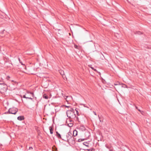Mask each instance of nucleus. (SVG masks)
<instances>
[{"mask_svg": "<svg viewBox=\"0 0 151 151\" xmlns=\"http://www.w3.org/2000/svg\"><path fill=\"white\" fill-rule=\"evenodd\" d=\"M65 106L67 107L70 108V107L69 106Z\"/></svg>", "mask_w": 151, "mask_h": 151, "instance_id": "nucleus-30", "label": "nucleus"}, {"mask_svg": "<svg viewBox=\"0 0 151 151\" xmlns=\"http://www.w3.org/2000/svg\"><path fill=\"white\" fill-rule=\"evenodd\" d=\"M75 110L76 111L77 114L78 116L79 115V113L78 112V109H75Z\"/></svg>", "mask_w": 151, "mask_h": 151, "instance_id": "nucleus-16", "label": "nucleus"}, {"mask_svg": "<svg viewBox=\"0 0 151 151\" xmlns=\"http://www.w3.org/2000/svg\"><path fill=\"white\" fill-rule=\"evenodd\" d=\"M91 68H92V69L94 71H97L96 70V69H94L92 67H91Z\"/></svg>", "mask_w": 151, "mask_h": 151, "instance_id": "nucleus-20", "label": "nucleus"}, {"mask_svg": "<svg viewBox=\"0 0 151 151\" xmlns=\"http://www.w3.org/2000/svg\"><path fill=\"white\" fill-rule=\"evenodd\" d=\"M26 96L25 95H24L23 96V98H26Z\"/></svg>", "mask_w": 151, "mask_h": 151, "instance_id": "nucleus-25", "label": "nucleus"}, {"mask_svg": "<svg viewBox=\"0 0 151 151\" xmlns=\"http://www.w3.org/2000/svg\"><path fill=\"white\" fill-rule=\"evenodd\" d=\"M19 62H20V59H19Z\"/></svg>", "mask_w": 151, "mask_h": 151, "instance_id": "nucleus-32", "label": "nucleus"}, {"mask_svg": "<svg viewBox=\"0 0 151 151\" xmlns=\"http://www.w3.org/2000/svg\"><path fill=\"white\" fill-rule=\"evenodd\" d=\"M69 98L70 99H72V97L71 96H67V98Z\"/></svg>", "mask_w": 151, "mask_h": 151, "instance_id": "nucleus-24", "label": "nucleus"}, {"mask_svg": "<svg viewBox=\"0 0 151 151\" xmlns=\"http://www.w3.org/2000/svg\"><path fill=\"white\" fill-rule=\"evenodd\" d=\"M66 101H67V98H66Z\"/></svg>", "mask_w": 151, "mask_h": 151, "instance_id": "nucleus-35", "label": "nucleus"}, {"mask_svg": "<svg viewBox=\"0 0 151 151\" xmlns=\"http://www.w3.org/2000/svg\"><path fill=\"white\" fill-rule=\"evenodd\" d=\"M83 145L85 146L88 147V143L87 142H84L83 143Z\"/></svg>", "mask_w": 151, "mask_h": 151, "instance_id": "nucleus-14", "label": "nucleus"}, {"mask_svg": "<svg viewBox=\"0 0 151 151\" xmlns=\"http://www.w3.org/2000/svg\"><path fill=\"white\" fill-rule=\"evenodd\" d=\"M73 119L74 120L76 121H78V122H79V119L78 118V117H76H76L74 118H73Z\"/></svg>", "mask_w": 151, "mask_h": 151, "instance_id": "nucleus-15", "label": "nucleus"}, {"mask_svg": "<svg viewBox=\"0 0 151 151\" xmlns=\"http://www.w3.org/2000/svg\"><path fill=\"white\" fill-rule=\"evenodd\" d=\"M93 113H94V114H95L96 115V112L94 111H93Z\"/></svg>", "mask_w": 151, "mask_h": 151, "instance_id": "nucleus-26", "label": "nucleus"}, {"mask_svg": "<svg viewBox=\"0 0 151 151\" xmlns=\"http://www.w3.org/2000/svg\"><path fill=\"white\" fill-rule=\"evenodd\" d=\"M31 95H32V96L33 97V96H34V94L33 93H32V92H30L29 93Z\"/></svg>", "mask_w": 151, "mask_h": 151, "instance_id": "nucleus-23", "label": "nucleus"}, {"mask_svg": "<svg viewBox=\"0 0 151 151\" xmlns=\"http://www.w3.org/2000/svg\"><path fill=\"white\" fill-rule=\"evenodd\" d=\"M114 88H115V89H116V90L117 91V90H116V88L115 87H114Z\"/></svg>", "mask_w": 151, "mask_h": 151, "instance_id": "nucleus-34", "label": "nucleus"}, {"mask_svg": "<svg viewBox=\"0 0 151 151\" xmlns=\"http://www.w3.org/2000/svg\"><path fill=\"white\" fill-rule=\"evenodd\" d=\"M87 150H88V151H91V149Z\"/></svg>", "mask_w": 151, "mask_h": 151, "instance_id": "nucleus-29", "label": "nucleus"}, {"mask_svg": "<svg viewBox=\"0 0 151 151\" xmlns=\"http://www.w3.org/2000/svg\"><path fill=\"white\" fill-rule=\"evenodd\" d=\"M74 112H71L70 111H67V115L69 118L73 119V118L75 117L76 115Z\"/></svg>", "mask_w": 151, "mask_h": 151, "instance_id": "nucleus-1", "label": "nucleus"}, {"mask_svg": "<svg viewBox=\"0 0 151 151\" xmlns=\"http://www.w3.org/2000/svg\"><path fill=\"white\" fill-rule=\"evenodd\" d=\"M73 135L70 132L68 133L66 135V138L65 139H62V140H64L65 141L67 142V139H69Z\"/></svg>", "mask_w": 151, "mask_h": 151, "instance_id": "nucleus-3", "label": "nucleus"}, {"mask_svg": "<svg viewBox=\"0 0 151 151\" xmlns=\"http://www.w3.org/2000/svg\"><path fill=\"white\" fill-rule=\"evenodd\" d=\"M135 107H136V108L137 109H138V110L139 111H140V112L141 113H142V112H143V111H141L140 109H138V107H137V106H135Z\"/></svg>", "mask_w": 151, "mask_h": 151, "instance_id": "nucleus-17", "label": "nucleus"}, {"mask_svg": "<svg viewBox=\"0 0 151 151\" xmlns=\"http://www.w3.org/2000/svg\"><path fill=\"white\" fill-rule=\"evenodd\" d=\"M0 88L1 89H4V90H6L7 88V86L4 83H0Z\"/></svg>", "mask_w": 151, "mask_h": 151, "instance_id": "nucleus-5", "label": "nucleus"}, {"mask_svg": "<svg viewBox=\"0 0 151 151\" xmlns=\"http://www.w3.org/2000/svg\"><path fill=\"white\" fill-rule=\"evenodd\" d=\"M114 85H115V86H117V85H119V86H120V84L119 83H118L117 84H115V83H114Z\"/></svg>", "mask_w": 151, "mask_h": 151, "instance_id": "nucleus-19", "label": "nucleus"}, {"mask_svg": "<svg viewBox=\"0 0 151 151\" xmlns=\"http://www.w3.org/2000/svg\"><path fill=\"white\" fill-rule=\"evenodd\" d=\"M109 151H113L112 150V149H111V148H110V149H109Z\"/></svg>", "mask_w": 151, "mask_h": 151, "instance_id": "nucleus-28", "label": "nucleus"}, {"mask_svg": "<svg viewBox=\"0 0 151 151\" xmlns=\"http://www.w3.org/2000/svg\"><path fill=\"white\" fill-rule=\"evenodd\" d=\"M26 99H31V100H32V99L33 98H31V97H26Z\"/></svg>", "mask_w": 151, "mask_h": 151, "instance_id": "nucleus-18", "label": "nucleus"}, {"mask_svg": "<svg viewBox=\"0 0 151 151\" xmlns=\"http://www.w3.org/2000/svg\"><path fill=\"white\" fill-rule=\"evenodd\" d=\"M56 135L58 137V138L62 139L61 136V135L59 133H58V132H56Z\"/></svg>", "mask_w": 151, "mask_h": 151, "instance_id": "nucleus-9", "label": "nucleus"}, {"mask_svg": "<svg viewBox=\"0 0 151 151\" xmlns=\"http://www.w3.org/2000/svg\"><path fill=\"white\" fill-rule=\"evenodd\" d=\"M72 135L73 136H76L77 135V132L76 130H74Z\"/></svg>", "mask_w": 151, "mask_h": 151, "instance_id": "nucleus-11", "label": "nucleus"}, {"mask_svg": "<svg viewBox=\"0 0 151 151\" xmlns=\"http://www.w3.org/2000/svg\"><path fill=\"white\" fill-rule=\"evenodd\" d=\"M137 32L138 33V34H139V33H140V32Z\"/></svg>", "mask_w": 151, "mask_h": 151, "instance_id": "nucleus-33", "label": "nucleus"}, {"mask_svg": "<svg viewBox=\"0 0 151 151\" xmlns=\"http://www.w3.org/2000/svg\"><path fill=\"white\" fill-rule=\"evenodd\" d=\"M66 101H67V98H66Z\"/></svg>", "mask_w": 151, "mask_h": 151, "instance_id": "nucleus-36", "label": "nucleus"}, {"mask_svg": "<svg viewBox=\"0 0 151 151\" xmlns=\"http://www.w3.org/2000/svg\"><path fill=\"white\" fill-rule=\"evenodd\" d=\"M70 127H71L72 126V125L71 124H70V125L69 126Z\"/></svg>", "mask_w": 151, "mask_h": 151, "instance_id": "nucleus-27", "label": "nucleus"}, {"mask_svg": "<svg viewBox=\"0 0 151 151\" xmlns=\"http://www.w3.org/2000/svg\"><path fill=\"white\" fill-rule=\"evenodd\" d=\"M43 97L45 99H47L49 98H50V97H51V95H50L49 96H48L46 94H44L43 95Z\"/></svg>", "mask_w": 151, "mask_h": 151, "instance_id": "nucleus-7", "label": "nucleus"}, {"mask_svg": "<svg viewBox=\"0 0 151 151\" xmlns=\"http://www.w3.org/2000/svg\"><path fill=\"white\" fill-rule=\"evenodd\" d=\"M67 142L69 144L70 143L72 144H74L75 143L74 138L73 135L70 139H67Z\"/></svg>", "mask_w": 151, "mask_h": 151, "instance_id": "nucleus-4", "label": "nucleus"}, {"mask_svg": "<svg viewBox=\"0 0 151 151\" xmlns=\"http://www.w3.org/2000/svg\"><path fill=\"white\" fill-rule=\"evenodd\" d=\"M20 63L22 64V65H23L22 63V62H21V61L20 62Z\"/></svg>", "mask_w": 151, "mask_h": 151, "instance_id": "nucleus-31", "label": "nucleus"}, {"mask_svg": "<svg viewBox=\"0 0 151 151\" xmlns=\"http://www.w3.org/2000/svg\"><path fill=\"white\" fill-rule=\"evenodd\" d=\"M24 117L23 116H20L18 117L17 119L20 121H21L24 120Z\"/></svg>", "mask_w": 151, "mask_h": 151, "instance_id": "nucleus-8", "label": "nucleus"}, {"mask_svg": "<svg viewBox=\"0 0 151 151\" xmlns=\"http://www.w3.org/2000/svg\"><path fill=\"white\" fill-rule=\"evenodd\" d=\"M78 46L76 45H74V47L75 48H76V49H77L78 48Z\"/></svg>", "mask_w": 151, "mask_h": 151, "instance_id": "nucleus-21", "label": "nucleus"}, {"mask_svg": "<svg viewBox=\"0 0 151 151\" xmlns=\"http://www.w3.org/2000/svg\"><path fill=\"white\" fill-rule=\"evenodd\" d=\"M29 150H32L33 148L32 147H29Z\"/></svg>", "mask_w": 151, "mask_h": 151, "instance_id": "nucleus-22", "label": "nucleus"}, {"mask_svg": "<svg viewBox=\"0 0 151 151\" xmlns=\"http://www.w3.org/2000/svg\"><path fill=\"white\" fill-rule=\"evenodd\" d=\"M70 109H69V110H68L67 111H71V112H75L73 108L70 107Z\"/></svg>", "mask_w": 151, "mask_h": 151, "instance_id": "nucleus-13", "label": "nucleus"}, {"mask_svg": "<svg viewBox=\"0 0 151 151\" xmlns=\"http://www.w3.org/2000/svg\"><path fill=\"white\" fill-rule=\"evenodd\" d=\"M86 139H85V138H84V139H79L78 140V142H80L84 141V140H86Z\"/></svg>", "mask_w": 151, "mask_h": 151, "instance_id": "nucleus-12", "label": "nucleus"}, {"mask_svg": "<svg viewBox=\"0 0 151 151\" xmlns=\"http://www.w3.org/2000/svg\"><path fill=\"white\" fill-rule=\"evenodd\" d=\"M59 72L60 74L62 76L64 80L65 78H66L65 76V75L64 72L63 70L61 69H60L59 70Z\"/></svg>", "mask_w": 151, "mask_h": 151, "instance_id": "nucleus-6", "label": "nucleus"}, {"mask_svg": "<svg viewBox=\"0 0 151 151\" xmlns=\"http://www.w3.org/2000/svg\"><path fill=\"white\" fill-rule=\"evenodd\" d=\"M49 128V130H50V133L51 134H53V128L51 126Z\"/></svg>", "mask_w": 151, "mask_h": 151, "instance_id": "nucleus-10", "label": "nucleus"}, {"mask_svg": "<svg viewBox=\"0 0 151 151\" xmlns=\"http://www.w3.org/2000/svg\"><path fill=\"white\" fill-rule=\"evenodd\" d=\"M17 111V110L16 108H12L9 109L8 111L6 112L9 114H15Z\"/></svg>", "mask_w": 151, "mask_h": 151, "instance_id": "nucleus-2", "label": "nucleus"}]
</instances>
